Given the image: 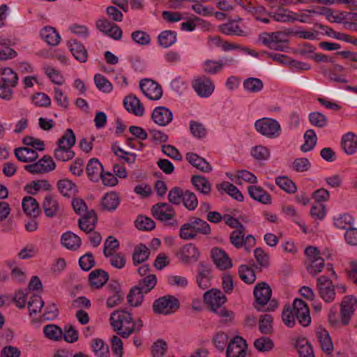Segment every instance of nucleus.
<instances>
[{
    "label": "nucleus",
    "instance_id": "nucleus-1",
    "mask_svg": "<svg viewBox=\"0 0 357 357\" xmlns=\"http://www.w3.org/2000/svg\"><path fill=\"white\" fill-rule=\"evenodd\" d=\"M109 321L114 331L123 338H128L132 333H139L144 326L141 319L135 321L130 313L123 310L113 312Z\"/></svg>",
    "mask_w": 357,
    "mask_h": 357
},
{
    "label": "nucleus",
    "instance_id": "nucleus-2",
    "mask_svg": "<svg viewBox=\"0 0 357 357\" xmlns=\"http://www.w3.org/2000/svg\"><path fill=\"white\" fill-rule=\"evenodd\" d=\"M75 144V135L71 128H68L63 135L57 141V147L54 151V156L58 161L67 162L72 160L75 152L71 149Z\"/></svg>",
    "mask_w": 357,
    "mask_h": 357
},
{
    "label": "nucleus",
    "instance_id": "nucleus-3",
    "mask_svg": "<svg viewBox=\"0 0 357 357\" xmlns=\"http://www.w3.org/2000/svg\"><path fill=\"white\" fill-rule=\"evenodd\" d=\"M151 212L156 220L165 222L167 226L174 228L178 227V221L175 219L176 211L171 204L158 202L151 207Z\"/></svg>",
    "mask_w": 357,
    "mask_h": 357
},
{
    "label": "nucleus",
    "instance_id": "nucleus-4",
    "mask_svg": "<svg viewBox=\"0 0 357 357\" xmlns=\"http://www.w3.org/2000/svg\"><path fill=\"white\" fill-rule=\"evenodd\" d=\"M256 130L261 135L271 139L280 136L281 126L278 121L271 118H262L255 123Z\"/></svg>",
    "mask_w": 357,
    "mask_h": 357
},
{
    "label": "nucleus",
    "instance_id": "nucleus-5",
    "mask_svg": "<svg viewBox=\"0 0 357 357\" xmlns=\"http://www.w3.org/2000/svg\"><path fill=\"white\" fill-rule=\"evenodd\" d=\"M179 307V301L176 297L166 295L156 299L152 307L155 314L168 315L174 313Z\"/></svg>",
    "mask_w": 357,
    "mask_h": 357
},
{
    "label": "nucleus",
    "instance_id": "nucleus-6",
    "mask_svg": "<svg viewBox=\"0 0 357 357\" xmlns=\"http://www.w3.org/2000/svg\"><path fill=\"white\" fill-rule=\"evenodd\" d=\"M24 168L32 174H45L54 170L56 168V164L51 156L45 155L38 162L26 165Z\"/></svg>",
    "mask_w": 357,
    "mask_h": 357
},
{
    "label": "nucleus",
    "instance_id": "nucleus-7",
    "mask_svg": "<svg viewBox=\"0 0 357 357\" xmlns=\"http://www.w3.org/2000/svg\"><path fill=\"white\" fill-rule=\"evenodd\" d=\"M317 285L320 297L326 303L332 302L335 297V285L332 280L326 275L317 279Z\"/></svg>",
    "mask_w": 357,
    "mask_h": 357
},
{
    "label": "nucleus",
    "instance_id": "nucleus-8",
    "mask_svg": "<svg viewBox=\"0 0 357 357\" xmlns=\"http://www.w3.org/2000/svg\"><path fill=\"white\" fill-rule=\"evenodd\" d=\"M295 318L303 326H308L311 323L310 310L307 303L300 298H296L292 304Z\"/></svg>",
    "mask_w": 357,
    "mask_h": 357
},
{
    "label": "nucleus",
    "instance_id": "nucleus-9",
    "mask_svg": "<svg viewBox=\"0 0 357 357\" xmlns=\"http://www.w3.org/2000/svg\"><path fill=\"white\" fill-rule=\"evenodd\" d=\"M192 86L197 94L202 98H208L213 92L215 86L211 79L204 75L196 77Z\"/></svg>",
    "mask_w": 357,
    "mask_h": 357
},
{
    "label": "nucleus",
    "instance_id": "nucleus-10",
    "mask_svg": "<svg viewBox=\"0 0 357 357\" xmlns=\"http://www.w3.org/2000/svg\"><path fill=\"white\" fill-rule=\"evenodd\" d=\"M139 88L143 94L150 100H158L162 96L161 86L151 79H142L139 82Z\"/></svg>",
    "mask_w": 357,
    "mask_h": 357
},
{
    "label": "nucleus",
    "instance_id": "nucleus-11",
    "mask_svg": "<svg viewBox=\"0 0 357 357\" xmlns=\"http://www.w3.org/2000/svg\"><path fill=\"white\" fill-rule=\"evenodd\" d=\"M357 307V298L353 296H346L340 305V315L342 326L349 324L350 319Z\"/></svg>",
    "mask_w": 357,
    "mask_h": 357
},
{
    "label": "nucleus",
    "instance_id": "nucleus-12",
    "mask_svg": "<svg viewBox=\"0 0 357 357\" xmlns=\"http://www.w3.org/2000/svg\"><path fill=\"white\" fill-rule=\"evenodd\" d=\"M272 290L266 282H261L257 284L254 289L255 301L259 306H255L258 311H262V307L270 301Z\"/></svg>",
    "mask_w": 357,
    "mask_h": 357
},
{
    "label": "nucleus",
    "instance_id": "nucleus-13",
    "mask_svg": "<svg viewBox=\"0 0 357 357\" xmlns=\"http://www.w3.org/2000/svg\"><path fill=\"white\" fill-rule=\"evenodd\" d=\"M246 341L240 336L235 337L227 346V357H245L246 354Z\"/></svg>",
    "mask_w": 357,
    "mask_h": 357
},
{
    "label": "nucleus",
    "instance_id": "nucleus-14",
    "mask_svg": "<svg viewBox=\"0 0 357 357\" xmlns=\"http://www.w3.org/2000/svg\"><path fill=\"white\" fill-rule=\"evenodd\" d=\"M204 300L210 306L212 311L222 306L227 301V297L220 289H211L204 293Z\"/></svg>",
    "mask_w": 357,
    "mask_h": 357
},
{
    "label": "nucleus",
    "instance_id": "nucleus-15",
    "mask_svg": "<svg viewBox=\"0 0 357 357\" xmlns=\"http://www.w3.org/2000/svg\"><path fill=\"white\" fill-rule=\"evenodd\" d=\"M107 289L111 294L106 301V305L108 308L114 307L122 303L123 294L118 282L112 281L107 287Z\"/></svg>",
    "mask_w": 357,
    "mask_h": 357
},
{
    "label": "nucleus",
    "instance_id": "nucleus-16",
    "mask_svg": "<svg viewBox=\"0 0 357 357\" xmlns=\"http://www.w3.org/2000/svg\"><path fill=\"white\" fill-rule=\"evenodd\" d=\"M213 261L220 270H227L232 266V262L228 255L221 248H213L211 251Z\"/></svg>",
    "mask_w": 357,
    "mask_h": 357
},
{
    "label": "nucleus",
    "instance_id": "nucleus-17",
    "mask_svg": "<svg viewBox=\"0 0 357 357\" xmlns=\"http://www.w3.org/2000/svg\"><path fill=\"white\" fill-rule=\"evenodd\" d=\"M67 46L74 56L80 63H86L89 58V54L83 44L76 39H70L67 42Z\"/></svg>",
    "mask_w": 357,
    "mask_h": 357
},
{
    "label": "nucleus",
    "instance_id": "nucleus-18",
    "mask_svg": "<svg viewBox=\"0 0 357 357\" xmlns=\"http://www.w3.org/2000/svg\"><path fill=\"white\" fill-rule=\"evenodd\" d=\"M151 119L158 126H165L172 121L173 114L165 107H157L152 112Z\"/></svg>",
    "mask_w": 357,
    "mask_h": 357
},
{
    "label": "nucleus",
    "instance_id": "nucleus-19",
    "mask_svg": "<svg viewBox=\"0 0 357 357\" xmlns=\"http://www.w3.org/2000/svg\"><path fill=\"white\" fill-rule=\"evenodd\" d=\"M103 171L102 165L96 158L90 159L86 165V172L88 178L93 182H98L100 181Z\"/></svg>",
    "mask_w": 357,
    "mask_h": 357
},
{
    "label": "nucleus",
    "instance_id": "nucleus-20",
    "mask_svg": "<svg viewBox=\"0 0 357 357\" xmlns=\"http://www.w3.org/2000/svg\"><path fill=\"white\" fill-rule=\"evenodd\" d=\"M123 105L126 109L132 114L137 116H143L144 113V109L143 105L135 96H128L123 100Z\"/></svg>",
    "mask_w": 357,
    "mask_h": 357
},
{
    "label": "nucleus",
    "instance_id": "nucleus-21",
    "mask_svg": "<svg viewBox=\"0 0 357 357\" xmlns=\"http://www.w3.org/2000/svg\"><path fill=\"white\" fill-rule=\"evenodd\" d=\"M197 283L202 289H206L211 287V269L202 262L198 266Z\"/></svg>",
    "mask_w": 357,
    "mask_h": 357
},
{
    "label": "nucleus",
    "instance_id": "nucleus-22",
    "mask_svg": "<svg viewBox=\"0 0 357 357\" xmlns=\"http://www.w3.org/2000/svg\"><path fill=\"white\" fill-rule=\"evenodd\" d=\"M341 146L347 155H353L357 151V135L349 132L341 139Z\"/></svg>",
    "mask_w": 357,
    "mask_h": 357
},
{
    "label": "nucleus",
    "instance_id": "nucleus-23",
    "mask_svg": "<svg viewBox=\"0 0 357 357\" xmlns=\"http://www.w3.org/2000/svg\"><path fill=\"white\" fill-rule=\"evenodd\" d=\"M248 191L250 197L254 200L264 204H270L271 203V195L261 187L250 185L248 188Z\"/></svg>",
    "mask_w": 357,
    "mask_h": 357
},
{
    "label": "nucleus",
    "instance_id": "nucleus-24",
    "mask_svg": "<svg viewBox=\"0 0 357 357\" xmlns=\"http://www.w3.org/2000/svg\"><path fill=\"white\" fill-rule=\"evenodd\" d=\"M109 280V275L102 269H96L91 272L89 275V280L91 287L99 289Z\"/></svg>",
    "mask_w": 357,
    "mask_h": 357
},
{
    "label": "nucleus",
    "instance_id": "nucleus-25",
    "mask_svg": "<svg viewBox=\"0 0 357 357\" xmlns=\"http://www.w3.org/2000/svg\"><path fill=\"white\" fill-rule=\"evenodd\" d=\"M17 159L22 162H31L38 158V153L31 148L19 147L14 150Z\"/></svg>",
    "mask_w": 357,
    "mask_h": 357
},
{
    "label": "nucleus",
    "instance_id": "nucleus-26",
    "mask_svg": "<svg viewBox=\"0 0 357 357\" xmlns=\"http://www.w3.org/2000/svg\"><path fill=\"white\" fill-rule=\"evenodd\" d=\"M43 208L45 215L49 218L56 216L60 209L58 201L50 195L45 197Z\"/></svg>",
    "mask_w": 357,
    "mask_h": 357
},
{
    "label": "nucleus",
    "instance_id": "nucleus-27",
    "mask_svg": "<svg viewBox=\"0 0 357 357\" xmlns=\"http://www.w3.org/2000/svg\"><path fill=\"white\" fill-rule=\"evenodd\" d=\"M268 15L275 21L280 22H294L298 20L296 14L282 7L278 8L274 12Z\"/></svg>",
    "mask_w": 357,
    "mask_h": 357
},
{
    "label": "nucleus",
    "instance_id": "nucleus-28",
    "mask_svg": "<svg viewBox=\"0 0 357 357\" xmlns=\"http://www.w3.org/2000/svg\"><path fill=\"white\" fill-rule=\"evenodd\" d=\"M22 209L26 215L33 218L39 215L40 209L35 198L29 196L25 197L22 200Z\"/></svg>",
    "mask_w": 357,
    "mask_h": 357
},
{
    "label": "nucleus",
    "instance_id": "nucleus-29",
    "mask_svg": "<svg viewBox=\"0 0 357 357\" xmlns=\"http://www.w3.org/2000/svg\"><path fill=\"white\" fill-rule=\"evenodd\" d=\"M186 160L195 167L204 172H210L212 170V167L206 160L201 158L197 153H188L186 154Z\"/></svg>",
    "mask_w": 357,
    "mask_h": 357
},
{
    "label": "nucleus",
    "instance_id": "nucleus-30",
    "mask_svg": "<svg viewBox=\"0 0 357 357\" xmlns=\"http://www.w3.org/2000/svg\"><path fill=\"white\" fill-rule=\"evenodd\" d=\"M317 336L323 351L331 354L333 351V344L329 333L324 328L319 327L317 331Z\"/></svg>",
    "mask_w": 357,
    "mask_h": 357
},
{
    "label": "nucleus",
    "instance_id": "nucleus-31",
    "mask_svg": "<svg viewBox=\"0 0 357 357\" xmlns=\"http://www.w3.org/2000/svg\"><path fill=\"white\" fill-rule=\"evenodd\" d=\"M40 36L50 45H56L59 43L61 38L54 28L45 26L40 31Z\"/></svg>",
    "mask_w": 357,
    "mask_h": 357
},
{
    "label": "nucleus",
    "instance_id": "nucleus-32",
    "mask_svg": "<svg viewBox=\"0 0 357 357\" xmlns=\"http://www.w3.org/2000/svg\"><path fill=\"white\" fill-rule=\"evenodd\" d=\"M61 244L67 249L76 250L81 245V238L71 231H67L61 236Z\"/></svg>",
    "mask_w": 357,
    "mask_h": 357
},
{
    "label": "nucleus",
    "instance_id": "nucleus-33",
    "mask_svg": "<svg viewBox=\"0 0 357 357\" xmlns=\"http://www.w3.org/2000/svg\"><path fill=\"white\" fill-rule=\"evenodd\" d=\"M0 82L2 84L15 88L17 85L19 77L17 74L10 68H2L0 73Z\"/></svg>",
    "mask_w": 357,
    "mask_h": 357
},
{
    "label": "nucleus",
    "instance_id": "nucleus-34",
    "mask_svg": "<svg viewBox=\"0 0 357 357\" xmlns=\"http://www.w3.org/2000/svg\"><path fill=\"white\" fill-rule=\"evenodd\" d=\"M192 184L197 190L204 195H208L211 191V184L208 179L204 176L194 175L191 178Z\"/></svg>",
    "mask_w": 357,
    "mask_h": 357
},
{
    "label": "nucleus",
    "instance_id": "nucleus-35",
    "mask_svg": "<svg viewBox=\"0 0 357 357\" xmlns=\"http://www.w3.org/2000/svg\"><path fill=\"white\" fill-rule=\"evenodd\" d=\"M149 255L150 252L146 245L143 243L137 245L135 248L132 253L133 264L137 266L139 264H142L149 259Z\"/></svg>",
    "mask_w": 357,
    "mask_h": 357
},
{
    "label": "nucleus",
    "instance_id": "nucleus-36",
    "mask_svg": "<svg viewBox=\"0 0 357 357\" xmlns=\"http://www.w3.org/2000/svg\"><path fill=\"white\" fill-rule=\"evenodd\" d=\"M57 188L60 193L64 196L70 197L77 191L76 185L70 179H61L57 182Z\"/></svg>",
    "mask_w": 357,
    "mask_h": 357
},
{
    "label": "nucleus",
    "instance_id": "nucleus-37",
    "mask_svg": "<svg viewBox=\"0 0 357 357\" xmlns=\"http://www.w3.org/2000/svg\"><path fill=\"white\" fill-rule=\"evenodd\" d=\"M120 202L119 197L116 192L107 193L101 200L102 207L108 211L116 210Z\"/></svg>",
    "mask_w": 357,
    "mask_h": 357
},
{
    "label": "nucleus",
    "instance_id": "nucleus-38",
    "mask_svg": "<svg viewBox=\"0 0 357 357\" xmlns=\"http://www.w3.org/2000/svg\"><path fill=\"white\" fill-rule=\"evenodd\" d=\"M220 30L222 33L229 36H243L246 35V32L241 29L238 24L234 20L220 26Z\"/></svg>",
    "mask_w": 357,
    "mask_h": 357
},
{
    "label": "nucleus",
    "instance_id": "nucleus-39",
    "mask_svg": "<svg viewBox=\"0 0 357 357\" xmlns=\"http://www.w3.org/2000/svg\"><path fill=\"white\" fill-rule=\"evenodd\" d=\"M218 191H224L233 197L234 199L242 202L243 196L241 191L234 185L229 182H223L216 185Z\"/></svg>",
    "mask_w": 357,
    "mask_h": 357
},
{
    "label": "nucleus",
    "instance_id": "nucleus-40",
    "mask_svg": "<svg viewBox=\"0 0 357 357\" xmlns=\"http://www.w3.org/2000/svg\"><path fill=\"white\" fill-rule=\"evenodd\" d=\"M189 220L192 225V229L195 230L197 234L209 235L211 233V226L204 220L197 217H191Z\"/></svg>",
    "mask_w": 357,
    "mask_h": 357
},
{
    "label": "nucleus",
    "instance_id": "nucleus-41",
    "mask_svg": "<svg viewBox=\"0 0 357 357\" xmlns=\"http://www.w3.org/2000/svg\"><path fill=\"white\" fill-rule=\"evenodd\" d=\"M41 189L48 191L52 189V185L47 180H38L33 181L31 183H27L24 188V190L27 193L33 195H36Z\"/></svg>",
    "mask_w": 357,
    "mask_h": 357
},
{
    "label": "nucleus",
    "instance_id": "nucleus-42",
    "mask_svg": "<svg viewBox=\"0 0 357 357\" xmlns=\"http://www.w3.org/2000/svg\"><path fill=\"white\" fill-rule=\"evenodd\" d=\"M91 348L98 357H109V347L101 339H94L91 342Z\"/></svg>",
    "mask_w": 357,
    "mask_h": 357
},
{
    "label": "nucleus",
    "instance_id": "nucleus-43",
    "mask_svg": "<svg viewBox=\"0 0 357 357\" xmlns=\"http://www.w3.org/2000/svg\"><path fill=\"white\" fill-rule=\"evenodd\" d=\"M305 143L301 146L303 152H307L312 150L316 146L317 137L314 130L309 129L304 134Z\"/></svg>",
    "mask_w": 357,
    "mask_h": 357
},
{
    "label": "nucleus",
    "instance_id": "nucleus-44",
    "mask_svg": "<svg viewBox=\"0 0 357 357\" xmlns=\"http://www.w3.org/2000/svg\"><path fill=\"white\" fill-rule=\"evenodd\" d=\"M176 41V33L173 31L167 30L161 32L158 36L159 45L167 48L174 44Z\"/></svg>",
    "mask_w": 357,
    "mask_h": 357
},
{
    "label": "nucleus",
    "instance_id": "nucleus-45",
    "mask_svg": "<svg viewBox=\"0 0 357 357\" xmlns=\"http://www.w3.org/2000/svg\"><path fill=\"white\" fill-rule=\"evenodd\" d=\"M181 254L183 261H188L189 259L197 260L199 252L197 248L192 243L184 245L181 250Z\"/></svg>",
    "mask_w": 357,
    "mask_h": 357
},
{
    "label": "nucleus",
    "instance_id": "nucleus-46",
    "mask_svg": "<svg viewBox=\"0 0 357 357\" xmlns=\"http://www.w3.org/2000/svg\"><path fill=\"white\" fill-rule=\"evenodd\" d=\"M144 294L145 293L141 291L139 287L136 286L132 287L127 296L128 302L133 307L140 305L144 299Z\"/></svg>",
    "mask_w": 357,
    "mask_h": 357
},
{
    "label": "nucleus",
    "instance_id": "nucleus-47",
    "mask_svg": "<svg viewBox=\"0 0 357 357\" xmlns=\"http://www.w3.org/2000/svg\"><path fill=\"white\" fill-rule=\"evenodd\" d=\"M93 79L96 86L99 91L108 93L113 90L112 84L104 75L96 74Z\"/></svg>",
    "mask_w": 357,
    "mask_h": 357
},
{
    "label": "nucleus",
    "instance_id": "nucleus-48",
    "mask_svg": "<svg viewBox=\"0 0 357 357\" xmlns=\"http://www.w3.org/2000/svg\"><path fill=\"white\" fill-rule=\"evenodd\" d=\"M275 183L282 190L289 194L294 193L296 190V184L287 176H279L275 178Z\"/></svg>",
    "mask_w": 357,
    "mask_h": 357
},
{
    "label": "nucleus",
    "instance_id": "nucleus-49",
    "mask_svg": "<svg viewBox=\"0 0 357 357\" xmlns=\"http://www.w3.org/2000/svg\"><path fill=\"white\" fill-rule=\"evenodd\" d=\"M157 284V278L154 274H149L143 278L137 286L145 294L152 290Z\"/></svg>",
    "mask_w": 357,
    "mask_h": 357
},
{
    "label": "nucleus",
    "instance_id": "nucleus-50",
    "mask_svg": "<svg viewBox=\"0 0 357 357\" xmlns=\"http://www.w3.org/2000/svg\"><path fill=\"white\" fill-rule=\"evenodd\" d=\"M310 123L319 128H324L328 124V118L319 112H313L309 114Z\"/></svg>",
    "mask_w": 357,
    "mask_h": 357
},
{
    "label": "nucleus",
    "instance_id": "nucleus-51",
    "mask_svg": "<svg viewBox=\"0 0 357 357\" xmlns=\"http://www.w3.org/2000/svg\"><path fill=\"white\" fill-rule=\"evenodd\" d=\"M264 84L261 79L250 77L243 82L245 90L250 93H257L263 89Z\"/></svg>",
    "mask_w": 357,
    "mask_h": 357
},
{
    "label": "nucleus",
    "instance_id": "nucleus-52",
    "mask_svg": "<svg viewBox=\"0 0 357 357\" xmlns=\"http://www.w3.org/2000/svg\"><path fill=\"white\" fill-rule=\"evenodd\" d=\"M119 248V241L112 236H108L104 243L103 254L105 257L107 258L109 255H112Z\"/></svg>",
    "mask_w": 357,
    "mask_h": 357
},
{
    "label": "nucleus",
    "instance_id": "nucleus-53",
    "mask_svg": "<svg viewBox=\"0 0 357 357\" xmlns=\"http://www.w3.org/2000/svg\"><path fill=\"white\" fill-rule=\"evenodd\" d=\"M240 278L245 283L252 284L256 280L255 271L247 265H241L238 268Z\"/></svg>",
    "mask_w": 357,
    "mask_h": 357
},
{
    "label": "nucleus",
    "instance_id": "nucleus-54",
    "mask_svg": "<svg viewBox=\"0 0 357 357\" xmlns=\"http://www.w3.org/2000/svg\"><path fill=\"white\" fill-rule=\"evenodd\" d=\"M43 333L47 338L54 340L61 339L63 335L62 329L54 324H49L44 326Z\"/></svg>",
    "mask_w": 357,
    "mask_h": 357
},
{
    "label": "nucleus",
    "instance_id": "nucleus-55",
    "mask_svg": "<svg viewBox=\"0 0 357 357\" xmlns=\"http://www.w3.org/2000/svg\"><path fill=\"white\" fill-rule=\"evenodd\" d=\"M181 203L188 210L194 211L197 207L198 200L194 192L185 190Z\"/></svg>",
    "mask_w": 357,
    "mask_h": 357
},
{
    "label": "nucleus",
    "instance_id": "nucleus-56",
    "mask_svg": "<svg viewBox=\"0 0 357 357\" xmlns=\"http://www.w3.org/2000/svg\"><path fill=\"white\" fill-rule=\"evenodd\" d=\"M135 226L139 230H152L155 223L151 218L139 215L135 220Z\"/></svg>",
    "mask_w": 357,
    "mask_h": 357
},
{
    "label": "nucleus",
    "instance_id": "nucleus-57",
    "mask_svg": "<svg viewBox=\"0 0 357 357\" xmlns=\"http://www.w3.org/2000/svg\"><path fill=\"white\" fill-rule=\"evenodd\" d=\"M296 347L301 357H314L313 349L307 340L298 341Z\"/></svg>",
    "mask_w": 357,
    "mask_h": 357
},
{
    "label": "nucleus",
    "instance_id": "nucleus-58",
    "mask_svg": "<svg viewBox=\"0 0 357 357\" xmlns=\"http://www.w3.org/2000/svg\"><path fill=\"white\" fill-rule=\"evenodd\" d=\"M197 234L194 229L192 225L190 224V220L183 224L179 231V236L183 240H191L197 237Z\"/></svg>",
    "mask_w": 357,
    "mask_h": 357
},
{
    "label": "nucleus",
    "instance_id": "nucleus-59",
    "mask_svg": "<svg viewBox=\"0 0 357 357\" xmlns=\"http://www.w3.org/2000/svg\"><path fill=\"white\" fill-rule=\"evenodd\" d=\"M354 223V218L349 214H344L338 218L334 219V225L340 229H346L352 228L351 225Z\"/></svg>",
    "mask_w": 357,
    "mask_h": 357
},
{
    "label": "nucleus",
    "instance_id": "nucleus-60",
    "mask_svg": "<svg viewBox=\"0 0 357 357\" xmlns=\"http://www.w3.org/2000/svg\"><path fill=\"white\" fill-rule=\"evenodd\" d=\"M44 305V301L40 296L33 295L31 297L28 302V308L29 314L31 316L33 314H36L40 312L41 308Z\"/></svg>",
    "mask_w": 357,
    "mask_h": 357
},
{
    "label": "nucleus",
    "instance_id": "nucleus-61",
    "mask_svg": "<svg viewBox=\"0 0 357 357\" xmlns=\"http://www.w3.org/2000/svg\"><path fill=\"white\" fill-rule=\"evenodd\" d=\"M251 155L257 160H266L270 158V151L266 146L259 145L253 147Z\"/></svg>",
    "mask_w": 357,
    "mask_h": 357
},
{
    "label": "nucleus",
    "instance_id": "nucleus-62",
    "mask_svg": "<svg viewBox=\"0 0 357 357\" xmlns=\"http://www.w3.org/2000/svg\"><path fill=\"white\" fill-rule=\"evenodd\" d=\"M184 192L185 191L179 187L172 188L167 196L169 202L172 204L179 205L182 202Z\"/></svg>",
    "mask_w": 357,
    "mask_h": 357
},
{
    "label": "nucleus",
    "instance_id": "nucleus-63",
    "mask_svg": "<svg viewBox=\"0 0 357 357\" xmlns=\"http://www.w3.org/2000/svg\"><path fill=\"white\" fill-rule=\"evenodd\" d=\"M245 236V228L238 229L233 231L229 236L231 243L236 248H241L243 245Z\"/></svg>",
    "mask_w": 357,
    "mask_h": 357
},
{
    "label": "nucleus",
    "instance_id": "nucleus-64",
    "mask_svg": "<svg viewBox=\"0 0 357 357\" xmlns=\"http://www.w3.org/2000/svg\"><path fill=\"white\" fill-rule=\"evenodd\" d=\"M254 346L258 351L265 352L273 349V342L267 337H261L255 340Z\"/></svg>",
    "mask_w": 357,
    "mask_h": 357
}]
</instances>
